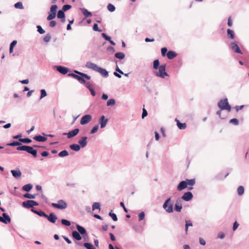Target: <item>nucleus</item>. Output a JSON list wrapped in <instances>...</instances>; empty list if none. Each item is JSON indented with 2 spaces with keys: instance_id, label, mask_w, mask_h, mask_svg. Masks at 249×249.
I'll return each mask as SVG.
<instances>
[{
  "instance_id": "b1692460",
  "label": "nucleus",
  "mask_w": 249,
  "mask_h": 249,
  "mask_svg": "<svg viewBox=\"0 0 249 249\" xmlns=\"http://www.w3.org/2000/svg\"><path fill=\"white\" fill-rule=\"evenodd\" d=\"M76 228H77V231L81 234L82 235H84L85 234L87 233V231H86V230L85 229V228H84L83 227L78 225V224H77L76 225Z\"/></svg>"
},
{
  "instance_id": "052dcab7",
  "label": "nucleus",
  "mask_w": 249,
  "mask_h": 249,
  "mask_svg": "<svg viewBox=\"0 0 249 249\" xmlns=\"http://www.w3.org/2000/svg\"><path fill=\"white\" fill-rule=\"evenodd\" d=\"M144 216L145 213L143 212H142L141 213H140L138 215L139 221H142V220H143L144 218Z\"/></svg>"
},
{
  "instance_id": "e2e57ef3",
  "label": "nucleus",
  "mask_w": 249,
  "mask_h": 249,
  "mask_svg": "<svg viewBox=\"0 0 249 249\" xmlns=\"http://www.w3.org/2000/svg\"><path fill=\"white\" fill-rule=\"evenodd\" d=\"M102 36L107 41H109L111 39V37L108 36H107L105 33L102 34Z\"/></svg>"
},
{
  "instance_id": "680f3d73",
  "label": "nucleus",
  "mask_w": 249,
  "mask_h": 249,
  "mask_svg": "<svg viewBox=\"0 0 249 249\" xmlns=\"http://www.w3.org/2000/svg\"><path fill=\"white\" fill-rule=\"evenodd\" d=\"M93 30L94 31L102 32V30L99 29L98 28V24L96 23L94 24L93 26Z\"/></svg>"
},
{
  "instance_id": "37998d69",
  "label": "nucleus",
  "mask_w": 249,
  "mask_h": 249,
  "mask_svg": "<svg viewBox=\"0 0 249 249\" xmlns=\"http://www.w3.org/2000/svg\"><path fill=\"white\" fill-rule=\"evenodd\" d=\"M51 39V36L50 34H47L46 36L43 38V41L45 42L48 43L49 42Z\"/></svg>"
},
{
  "instance_id": "c85d7f7f",
  "label": "nucleus",
  "mask_w": 249,
  "mask_h": 249,
  "mask_svg": "<svg viewBox=\"0 0 249 249\" xmlns=\"http://www.w3.org/2000/svg\"><path fill=\"white\" fill-rule=\"evenodd\" d=\"M227 35L228 38L231 39H233L235 37V34L233 31L230 29H227Z\"/></svg>"
},
{
  "instance_id": "f8f14e48",
  "label": "nucleus",
  "mask_w": 249,
  "mask_h": 249,
  "mask_svg": "<svg viewBox=\"0 0 249 249\" xmlns=\"http://www.w3.org/2000/svg\"><path fill=\"white\" fill-rule=\"evenodd\" d=\"M0 222L7 224L10 223L11 218L7 213H4L2 214V216H0Z\"/></svg>"
},
{
  "instance_id": "393cba45",
  "label": "nucleus",
  "mask_w": 249,
  "mask_h": 249,
  "mask_svg": "<svg viewBox=\"0 0 249 249\" xmlns=\"http://www.w3.org/2000/svg\"><path fill=\"white\" fill-rule=\"evenodd\" d=\"M72 236L77 241H80L82 239V237L80 233L76 231H72Z\"/></svg>"
},
{
  "instance_id": "6e6d98bb",
  "label": "nucleus",
  "mask_w": 249,
  "mask_h": 249,
  "mask_svg": "<svg viewBox=\"0 0 249 249\" xmlns=\"http://www.w3.org/2000/svg\"><path fill=\"white\" fill-rule=\"evenodd\" d=\"M116 63V68H115V71L118 72L119 73L121 74H124V72L120 69L117 64V61H115Z\"/></svg>"
},
{
  "instance_id": "0eeeda50",
  "label": "nucleus",
  "mask_w": 249,
  "mask_h": 249,
  "mask_svg": "<svg viewBox=\"0 0 249 249\" xmlns=\"http://www.w3.org/2000/svg\"><path fill=\"white\" fill-rule=\"evenodd\" d=\"M229 47L230 49L235 53L243 54L242 52L240 49L239 47L237 45V43L236 42H231L229 44Z\"/></svg>"
},
{
  "instance_id": "4c0bfd02",
  "label": "nucleus",
  "mask_w": 249,
  "mask_h": 249,
  "mask_svg": "<svg viewBox=\"0 0 249 249\" xmlns=\"http://www.w3.org/2000/svg\"><path fill=\"white\" fill-rule=\"evenodd\" d=\"M19 141L24 143H30L32 142V140L28 138H25L19 139Z\"/></svg>"
},
{
  "instance_id": "2eb2a0df",
  "label": "nucleus",
  "mask_w": 249,
  "mask_h": 249,
  "mask_svg": "<svg viewBox=\"0 0 249 249\" xmlns=\"http://www.w3.org/2000/svg\"><path fill=\"white\" fill-rule=\"evenodd\" d=\"M108 122V119H106L104 115H102L99 120V123L100 124V127L103 128L106 127Z\"/></svg>"
},
{
  "instance_id": "aec40b11",
  "label": "nucleus",
  "mask_w": 249,
  "mask_h": 249,
  "mask_svg": "<svg viewBox=\"0 0 249 249\" xmlns=\"http://www.w3.org/2000/svg\"><path fill=\"white\" fill-rule=\"evenodd\" d=\"M57 17L58 18L61 19V21L62 22H64L65 21V15L63 10H60L58 11Z\"/></svg>"
},
{
  "instance_id": "ea45409f",
  "label": "nucleus",
  "mask_w": 249,
  "mask_h": 249,
  "mask_svg": "<svg viewBox=\"0 0 249 249\" xmlns=\"http://www.w3.org/2000/svg\"><path fill=\"white\" fill-rule=\"evenodd\" d=\"M36 194H30L29 193H26L23 195V196L25 198H29V199H34L36 198Z\"/></svg>"
},
{
  "instance_id": "a211bd4d",
  "label": "nucleus",
  "mask_w": 249,
  "mask_h": 249,
  "mask_svg": "<svg viewBox=\"0 0 249 249\" xmlns=\"http://www.w3.org/2000/svg\"><path fill=\"white\" fill-rule=\"evenodd\" d=\"M87 137L84 136L82 137L78 141V143L82 148H84L87 146L88 143V142L87 141Z\"/></svg>"
},
{
  "instance_id": "f704fd0d",
  "label": "nucleus",
  "mask_w": 249,
  "mask_h": 249,
  "mask_svg": "<svg viewBox=\"0 0 249 249\" xmlns=\"http://www.w3.org/2000/svg\"><path fill=\"white\" fill-rule=\"evenodd\" d=\"M7 145L11 146H20L22 145H21V142H20L19 141V142L13 141L12 142L7 143Z\"/></svg>"
},
{
  "instance_id": "a18cd8bd",
  "label": "nucleus",
  "mask_w": 249,
  "mask_h": 249,
  "mask_svg": "<svg viewBox=\"0 0 249 249\" xmlns=\"http://www.w3.org/2000/svg\"><path fill=\"white\" fill-rule=\"evenodd\" d=\"M92 208L93 211L96 209L100 210V204L99 202H94L92 205Z\"/></svg>"
},
{
  "instance_id": "f03ea898",
  "label": "nucleus",
  "mask_w": 249,
  "mask_h": 249,
  "mask_svg": "<svg viewBox=\"0 0 249 249\" xmlns=\"http://www.w3.org/2000/svg\"><path fill=\"white\" fill-rule=\"evenodd\" d=\"M18 151H24L31 154L34 158H36L37 155V151L36 149H34L33 146L29 145H21L17 147Z\"/></svg>"
},
{
  "instance_id": "8fccbe9b",
  "label": "nucleus",
  "mask_w": 249,
  "mask_h": 249,
  "mask_svg": "<svg viewBox=\"0 0 249 249\" xmlns=\"http://www.w3.org/2000/svg\"><path fill=\"white\" fill-rule=\"evenodd\" d=\"M109 215L111 217V218L113 219V221H116L118 220L117 216L116 214L114 213H112V211H111L109 213Z\"/></svg>"
},
{
  "instance_id": "4d7b16f0",
  "label": "nucleus",
  "mask_w": 249,
  "mask_h": 249,
  "mask_svg": "<svg viewBox=\"0 0 249 249\" xmlns=\"http://www.w3.org/2000/svg\"><path fill=\"white\" fill-rule=\"evenodd\" d=\"M71 7V6L69 4H65L63 5L62 7V10H63L64 12H65L69 9H70Z\"/></svg>"
},
{
  "instance_id": "de8ad7c7",
  "label": "nucleus",
  "mask_w": 249,
  "mask_h": 249,
  "mask_svg": "<svg viewBox=\"0 0 249 249\" xmlns=\"http://www.w3.org/2000/svg\"><path fill=\"white\" fill-rule=\"evenodd\" d=\"M55 16H56V13L51 12L49 14L48 16L47 17V19L48 20H51L53 19L54 18H55Z\"/></svg>"
},
{
  "instance_id": "9b49d317",
  "label": "nucleus",
  "mask_w": 249,
  "mask_h": 249,
  "mask_svg": "<svg viewBox=\"0 0 249 249\" xmlns=\"http://www.w3.org/2000/svg\"><path fill=\"white\" fill-rule=\"evenodd\" d=\"M92 119V117L89 114L84 115L81 119L80 124L82 125H84L89 123Z\"/></svg>"
},
{
  "instance_id": "49530a36",
  "label": "nucleus",
  "mask_w": 249,
  "mask_h": 249,
  "mask_svg": "<svg viewBox=\"0 0 249 249\" xmlns=\"http://www.w3.org/2000/svg\"><path fill=\"white\" fill-rule=\"evenodd\" d=\"M115 100L114 99H109L107 103V106H113L115 104Z\"/></svg>"
},
{
  "instance_id": "9d476101",
  "label": "nucleus",
  "mask_w": 249,
  "mask_h": 249,
  "mask_svg": "<svg viewBox=\"0 0 249 249\" xmlns=\"http://www.w3.org/2000/svg\"><path fill=\"white\" fill-rule=\"evenodd\" d=\"M182 208V200L180 198H178L176 200L174 210L176 212H180Z\"/></svg>"
},
{
  "instance_id": "412c9836",
  "label": "nucleus",
  "mask_w": 249,
  "mask_h": 249,
  "mask_svg": "<svg viewBox=\"0 0 249 249\" xmlns=\"http://www.w3.org/2000/svg\"><path fill=\"white\" fill-rule=\"evenodd\" d=\"M187 187V186L185 180H183L180 181L178 185L177 190L179 191H181Z\"/></svg>"
},
{
  "instance_id": "c9c22d12",
  "label": "nucleus",
  "mask_w": 249,
  "mask_h": 249,
  "mask_svg": "<svg viewBox=\"0 0 249 249\" xmlns=\"http://www.w3.org/2000/svg\"><path fill=\"white\" fill-rule=\"evenodd\" d=\"M160 67L159 59H156L153 61V68L154 70H157Z\"/></svg>"
},
{
  "instance_id": "5fc2aeb1",
  "label": "nucleus",
  "mask_w": 249,
  "mask_h": 249,
  "mask_svg": "<svg viewBox=\"0 0 249 249\" xmlns=\"http://www.w3.org/2000/svg\"><path fill=\"white\" fill-rule=\"evenodd\" d=\"M167 49L166 47H164L161 48V53L162 56H165L166 55H167Z\"/></svg>"
},
{
  "instance_id": "6e6552de",
  "label": "nucleus",
  "mask_w": 249,
  "mask_h": 249,
  "mask_svg": "<svg viewBox=\"0 0 249 249\" xmlns=\"http://www.w3.org/2000/svg\"><path fill=\"white\" fill-rule=\"evenodd\" d=\"M38 203L37 202H36L34 200H28L24 201L22 203V206L26 208H33L35 206H38Z\"/></svg>"
},
{
  "instance_id": "c756f323",
  "label": "nucleus",
  "mask_w": 249,
  "mask_h": 249,
  "mask_svg": "<svg viewBox=\"0 0 249 249\" xmlns=\"http://www.w3.org/2000/svg\"><path fill=\"white\" fill-rule=\"evenodd\" d=\"M114 56L117 59L122 60L124 58L125 54L122 52H118L115 53Z\"/></svg>"
},
{
  "instance_id": "4468645a",
  "label": "nucleus",
  "mask_w": 249,
  "mask_h": 249,
  "mask_svg": "<svg viewBox=\"0 0 249 249\" xmlns=\"http://www.w3.org/2000/svg\"><path fill=\"white\" fill-rule=\"evenodd\" d=\"M193 197V194L191 192H187L183 194L181 196V199L184 200L186 201H189L191 200Z\"/></svg>"
},
{
  "instance_id": "423d86ee",
  "label": "nucleus",
  "mask_w": 249,
  "mask_h": 249,
  "mask_svg": "<svg viewBox=\"0 0 249 249\" xmlns=\"http://www.w3.org/2000/svg\"><path fill=\"white\" fill-rule=\"evenodd\" d=\"M53 207L58 209H64L67 207V203L63 200H59L57 203H52L51 204Z\"/></svg>"
},
{
  "instance_id": "864d4df0",
  "label": "nucleus",
  "mask_w": 249,
  "mask_h": 249,
  "mask_svg": "<svg viewBox=\"0 0 249 249\" xmlns=\"http://www.w3.org/2000/svg\"><path fill=\"white\" fill-rule=\"evenodd\" d=\"M230 123L233 124L234 125H237L239 124V121L236 118H233L230 120Z\"/></svg>"
},
{
  "instance_id": "603ef678",
  "label": "nucleus",
  "mask_w": 249,
  "mask_h": 249,
  "mask_svg": "<svg viewBox=\"0 0 249 249\" xmlns=\"http://www.w3.org/2000/svg\"><path fill=\"white\" fill-rule=\"evenodd\" d=\"M57 9V6L55 4L53 5L50 8V12L51 13H56V10Z\"/></svg>"
},
{
  "instance_id": "473e14b6",
  "label": "nucleus",
  "mask_w": 249,
  "mask_h": 249,
  "mask_svg": "<svg viewBox=\"0 0 249 249\" xmlns=\"http://www.w3.org/2000/svg\"><path fill=\"white\" fill-rule=\"evenodd\" d=\"M32 188L33 185L29 183L24 185L22 187V190L24 191L28 192L32 189Z\"/></svg>"
},
{
  "instance_id": "cd10ccee",
  "label": "nucleus",
  "mask_w": 249,
  "mask_h": 249,
  "mask_svg": "<svg viewBox=\"0 0 249 249\" xmlns=\"http://www.w3.org/2000/svg\"><path fill=\"white\" fill-rule=\"evenodd\" d=\"M81 146L79 144L74 143L70 145V148L75 151L78 152L80 150Z\"/></svg>"
},
{
  "instance_id": "774afa93",
  "label": "nucleus",
  "mask_w": 249,
  "mask_h": 249,
  "mask_svg": "<svg viewBox=\"0 0 249 249\" xmlns=\"http://www.w3.org/2000/svg\"><path fill=\"white\" fill-rule=\"evenodd\" d=\"M238 226L239 224L237 223V221H235V222L233 224L232 230L233 231H235L237 229Z\"/></svg>"
},
{
  "instance_id": "13d9d810",
  "label": "nucleus",
  "mask_w": 249,
  "mask_h": 249,
  "mask_svg": "<svg viewBox=\"0 0 249 249\" xmlns=\"http://www.w3.org/2000/svg\"><path fill=\"white\" fill-rule=\"evenodd\" d=\"M98 128L99 126L98 125H95L90 130V134H92L95 133L98 130Z\"/></svg>"
},
{
  "instance_id": "2f4dec72",
  "label": "nucleus",
  "mask_w": 249,
  "mask_h": 249,
  "mask_svg": "<svg viewBox=\"0 0 249 249\" xmlns=\"http://www.w3.org/2000/svg\"><path fill=\"white\" fill-rule=\"evenodd\" d=\"M74 71L75 73H77L80 76H81L82 78L84 79L85 78L87 80H89L90 79V76L89 75H87V74L79 72L76 70H75Z\"/></svg>"
},
{
  "instance_id": "7c9ffc66",
  "label": "nucleus",
  "mask_w": 249,
  "mask_h": 249,
  "mask_svg": "<svg viewBox=\"0 0 249 249\" xmlns=\"http://www.w3.org/2000/svg\"><path fill=\"white\" fill-rule=\"evenodd\" d=\"M175 121L177 122V126L179 129H184L186 127V124L185 123H180L177 119H176Z\"/></svg>"
},
{
  "instance_id": "7ed1b4c3",
  "label": "nucleus",
  "mask_w": 249,
  "mask_h": 249,
  "mask_svg": "<svg viewBox=\"0 0 249 249\" xmlns=\"http://www.w3.org/2000/svg\"><path fill=\"white\" fill-rule=\"evenodd\" d=\"M158 71H154L153 73L156 76L164 78L165 76H169V74L166 72V65L162 64L160 65L158 68Z\"/></svg>"
},
{
  "instance_id": "a878e982",
  "label": "nucleus",
  "mask_w": 249,
  "mask_h": 249,
  "mask_svg": "<svg viewBox=\"0 0 249 249\" xmlns=\"http://www.w3.org/2000/svg\"><path fill=\"white\" fill-rule=\"evenodd\" d=\"M31 211L34 213L37 214L39 216H43V217H46V218L47 217V214L45 212H44L42 211H41V210L37 211V210H35L34 209H32Z\"/></svg>"
},
{
  "instance_id": "0e129e2a",
  "label": "nucleus",
  "mask_w": 249,
  "mask_h": 249,
  "mask_svg": "<svg viewBox=\"0 0 249 249\" xmlns=\"http://www.w3.org/2000/svg\"><path fill=\"white\" fill-rule=\"evenodd\" d=\"M85 84L86 87L89 89H92L93 88V86L89 82L86 81V83H84Z\"/></svg>"
},
{
  "instance_id": "72a5a7b5",
  "label": "nucleus",
  "mask_w": 249,
  "mask_h": 249,
  "mask_svg": "<svg viewBox=\"0 0 249 249\" xmlns=\"http://www.w3.org/2000/svg\"><path fill=\"white\" fill-rule=\"evenodd\" d=\"M186 183L187 184V186L189 185L191 186H193L195 184L196 180L195 178L194 179H186L185 180Z\"/></svg>"
},
{
  "instance_id": "c03bdc74",
  "label": "nucleus",
  "mask_w": 249,
  "mask_h": 249,
  "mask_svg": "<svg viewBox=\"0 0 249 249\" xmlns=\"http://www.w3.org/2000/svg\"><path fill=\"white\" fill-rule=\"evenodd\" d=\"M61 224L66 226H70L71 225V222L67 219H62L61 220Z\"/></svg>"
},
{
  "instance_id": "69168bd1",
  "label": "nucleus",
  "mask_w": 249,
  "mask_h": 249,
  "mask_svg": "<svg viewBox=\"0 0 249 249\" xmlns=\"http://www.w3.org/2000/svg\"><path fill=\"white\" fill-rule=\"evenodd\" d=\"M56 24V22L55 20H51L49 22V26L50 27L53 28L55 26Z\"/></svg>"
},
{
  "instance_id": "5701e85b",
  "label": "nucleus",
  "mask_w": 249,
  "mask_h": 249,
  "mask_svg": "<svg viewBox=\"0 0 249 249\" xmlns=\"http://www.w3.org/2000/svg\"><path fill=\"white\" fill-rule=\"evenodd\" d=\"M33 139L37 141V142H45L46 140H47V138L45 136H42L41 135H36L34 137Z\"/></svg>"
},
{
  "instance_id": "a19ab883",
  "label": "nucleus",
  "mask_w": 249,
  "mask_h": 249,
  "mask_svg": "<svg viewBox=\"0 0 249 249\" xmlns=\"http://www.w3.org/2000/svg\"><path fill=\"white\" fill-rule=\"evenodd\" d=\"M69 155V153L66 150H64L58 153L59 157H64Z\"/></svg>"
},
{
  "instance_id": "bf43d9fd",
  "label": "nucleus",
  "mask_w": 249,
  "mask_h": 249,
  "mask_svg": "<svg viewBox=\"0 0 249 249\" xmlns=\"http://www.w3.org/2000/svg\"><path fill=\"white\" fill-rule=\"evenodd\" d=\"M40 99H42L47 96V92L44 89H42L40 90Z\"/></svg>"
},
{
  "instance_id": "58836bf2",
  "label": "nucleus",
  "mask_w": 249,
  "mask_h": 249,
  "mask_svg": "<svg viewBox=\"0 0 249 249\" xmlns=\"http://www.w3.org/2000/svg\"><path fill=\"white\" fill-rule=\"evenodd\" d=\"M244 193V188L243 186H239L237 188V193L240 196L243 195Z\"/></svg>"
},
{
  "instance_id": "dca6fc26",
  "label": "nucleus",
  "mask_w": 249,
  "mask_h": 249,
  "mask_svg": "<svg viewBox=\"0 0 249 249\" xmlns=\"http://www.w3.org/2000/svg\"><path fill=\"white\" fill-rule=\"evenodd\" d=\"M46 218L49 222L52 223H55L57 219V216L53 213H51L49 215H47Z\"/></svg>"
},
{
  "instance_id": "6ab92c4d",
  "label": "nucleus",
  "mask_w": 249,
  "mask_h": 249,
  "mask_svg": "<svg viewBox=\"0 0 249 249\" xmlns=\"http://www.w3.org/2000/svg\"><path fill=\"white\" fill-rule=\"evenodd\" d=\"M12 176L16 178H19L21 176V172L19 169L11 170Z\"/></svg>"
},
{
  "instance_id": "20e7f679",
  "label": "nucleus",
  "mask_w": 249,
  "mask_h": 249,
  "mask_svg": "<svg viewBox=\"0 0 249 249\" xmlns=\"http://www.w3.org/2000/svg\"><path fill=\"white\" fill-rule=\"evenodd\" d=\"M217 106L221 110H227L230 112L231 107L229 105L227 98L220 100L217 103Z\"/></svg>"
},
{
  "instance_id": "bb28decb",
  "label": "nucleus",
  "mask_w": 249,
  "mask_h": 249,
  "mask_svg": "<svg viewBox=\"0 0 249 249\" xmlns=\"http://www.w3.org/2000/svg\"><path fill=\"white\" fill-rule=\"evenodd\" d=\"M177 56V53L173 51H169L167 53V56L169 59H172Z\"/></svg>"
},
{
  "instance_id": "09e8293b",
  "label": "nucleus",
  "mask_w": 249,
  "mask_h": 249,
  "mask_svg": "<svg viewBox=\"0 0 249 249\" xmlns=\"http://www.w3.org/2000/svg\"><path fill=\"white\" fill-rule=\"evenodd\" d=\"M107 10L110 12H114L115 10V7L112 4H108L107 6Z\"/></svg>"
},
{
  "instance_id": "e433bc0d",
  "label": "nucleus",
  "mask_w": 249,
  "mask_h": 249,
  "mask_svg": "<svg viewBox=\"0 0 249 249\" xmlns=\"http://www.w3.org/2000/svg\"><path fill=\"white\" fill-rule=\"evenodd\" d=\"M83 246L87 249H95L93 245L90 243H84Z\"/></svg>"
},
{
  "instance_id": "79ce46f5",
  "label": "nucleus",
  "mask_w": 249,
  "mask_h": 249,
  "mask_svg": "<svg viewBox=\"0 0 249 249\" xmlns=\"http://www.w3.org/2000/svg\"><path fill=\"white\" fill-rule=\"evenodd\" d=\"M14 6L17 9H23L24 8L23 4L21 2L18 1L15 3Z\"/></svg>"
},
{
  "instance_id": "1a4fd4ad",
  "label": "nucleus",
  "mask_w": 249,
  "mask_h": 249,
  "mask_svg": "<svg viewBox=\"0 0 249 249\" xmlns=\"http://www.w3.org/2000/svg\"><path fill=\"white\" fill-rule=\"evenodd\" d=\"M79 131L80 130H79V128H75V129L69 131L68 133H64L63 135H67L68 138L71 139V138L74 137V136H76L78 134V133H79Z\"/></svg>"
},
{
  "instance_id": "338daca9",
  "label": "nucleus",
  "mask_w": 249,
  "mask_h": 249,
  "mask_svg": "<svg viewBox=\"0 0 249 249\" xmlns=\"http://www.w3.org/2000/svg\"><path fill=\"white\" fill-rule=\"evenodd\" d=\"M148 113L146 110L145 108H143L142 118L143 119L145 117L147 116Z\"/></svg>"
},
{
  "instance_id": "f3484780",
  "label": "nucleus",
  "mask_w": 249,
  "mask_h": 249,
  "mask_svg": "<svg viewBox=\"0 0 249 249\" xmlns=\"http://www.w3.org/2000/svg\"><path fill=\"white\" fill-rule=\"evenodd\" d=\"M68 76L72 77L77 80H78L81 83H86V81L82 78L81 76L78 75L73 73H70L68 74Z\"/></svg>"
},
{
  "instance_id": "ddd939ff",
  "label": "nucleus",
  "mask_w": 249,
  "mask_h": 249,
  "mask_svg": "<svg viewBox=\"0 0 249 249\" xmlns=\"http://www.w3.org/2000/svg\"><path fill=\"white\" fill-rule=\"evenodd\" d=\"M54 68L62 74L65 75L68 72V69L62 66H54Z\"/></svg>"
},
{
  "instance_id": "f257e3e1",
  "label": "nucleus",
  "mask_w": 249,
  "mask_h": 249,
  "mask_svg": "<svg viewBox=\"0 0 249 249\" xmlns=\"http://www.w3.org/2000/svg\"><path fill=\"white\" fill-rule=\"evenodd\" d=\"M86 67L88 69H91L95 71L99 72L104 77L106 78L108 76V71L90 61H88L86 63Z\"/></svg>"
},
{
  "instance_id": "39448f33",
  "label": "nucleus",
  "mask_w": 249,
  "mask_h": 249,
  "mask_svg": "<svg viewBox=\"0 0 249 249\" xmlns=\"http://www.w3.org/2000/svg\"><path fill=\"white\" fill-rule=\"evenodd\" d=\"M171 198L169 197L165 201L163 204V208L168 213L173 212V203L171 202Z\"/></svg>"
},
{
  "instance_id": "4be33fe9",
  "label": "nucleus",
  "mask_w": 249,
  "mask_h": 249,
  "mask_svg": "<svg viewBox=\"0 0 249 249\" xmlns=\"http://www.w3.org/2000/svg\"><path fill=\"white\" fill-rule=\"evenodd\" d=\"M79 10L86 18L91 17L92 16L91 12L88 11V10L85 8H80Z\"/></svg>"
},
{
  "instance_id": "3c124183",
  "label": "nucleus",
  "mask_w": 249,
  "mask_h": 249,
  "mask_svg": "<svg viewBox=\"0 0 249 249\" xmlns=\"http://www.w3.org/2000/svg\"><path fill=\"white\" fill-rule=\"evenodd\" d=\"M37 31L40 34H43L45 33V30L42 28V27L40 25H37L36 26Z\"/></svg>"
}]
</instances>
